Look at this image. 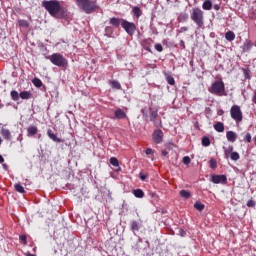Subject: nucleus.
<instances>
[{
	"instance_id": "1",
	"label": "nucleus",
	"mask_w": 256,
	"mask_h": 256,
	"mask_svg": "<svg viewBox=\"0 0 256 256\" xmlns=\"http://www.w3.org/2000/svg\"><path fill=\"white\" fill-rule=\"evenodd\" d=\"M42 6L52 17H57L61 11V3L57 0H45L42 2Z\"/></svg>"
},
{
	"instance_id": "2",
	"label": "nucleus",
	"mask_w": 256,
	"mask_h": 256,
	"mask_svg": "<svg viewBox=\"0 0 256 256\" xmlns=\"http://www.w3.org/2000/svg\"><path fill=\"white\" fill-rule=\"evenodd\" d=\"M203 10L201 8H193L190 14V18L192 19L193 23L197 26V29H203L205 27V17L203 16Z\"/></svg>"
},
{
	"instance_id": "3",
	"label": "nucleus",
	"mask_w": 256,
	"mask_h": 256,
	"mask_svg": "<svg viewBox=\"0 0 256 256\" xmlns=\"http://www.w3.org/2000/svg\"><path fill=\"white\" fill-rule=\"evenodd\" d=\"M76 5L87 15L97 10V2L91 0H76Z\"/></svg>"
},
{
	"instance_id": "4",
	"label": "nucleus",
	"mask_w": 256,
	"mask_h": 256,
	"mask_svg": "<svg viewBox=\"0 0 256 256\" xmlns=\"http://www.w3.org/2000/svg\"><path fill=\"white\" fill-rule=\"evenodd\" d=\"M208 91L209 93H212V95H218V97H223V95H225V83H223V81H216L212 83Z\"/></svg>"
},
{
	"instance_id": "5",
	"label": "nucleus",
	"mask_w": 256,
	"mask_h": 256,
	"mask_svg": "<svg viewBox=\"0 0 256 256\" xmlns=\"http://www.w3.org/2000/svg\"><path fill=\"white\" fill-rule=\"evenodd\" d=\"M47 59H49L53 65H56V67H67L68 65L67 60L60 53H54L48 56Z\"/></svg>"
},
{
	"instance_id": "6",
	"label": "nucleus",
	"mask_w": 256,
	"mask_h": 256,
	"mask_svg": "<svg viewBox=\"0 0 256 256\" xmlns=\"http://www.w3.org/2000/svg\"><path fill=\"white\" fill-rule=\"evenodd\" d=\"M121 27L130 37H133L135 35V31H137V26L135 23L129 22L125 19H121Z\"/></svg>"
},
{
	"instance_id": "7",
	"label": "nucleus",
	"mask_w": 256,
	"mask_h": 256,
	"mask_svg": "<svg viewBox=\"0 0 256 256\" xmlns=\"http://www.w3.org/2000/svg\"><path fill=\"white\" fill-rule=\"evenodd\" d=\"M230 115L236 123H241L243 121V112L239 105H233L230 109Z\"/></svg>"
},
{
	"instance_id": "8",
	"label": "nucleus",
	"mask_w": 256,
	"mask_h": 256,
	"mask_svg": "<svg viewBox=\"0 0 256 256\" xmlns=\"http://www.w3.org/2000/svg\"><path fill=\"white\" fill-rule=\"evenodd\" d=\"M152 139L154 143L159 145L160 143H163V130L157 129L152 134Z\"/></svg>"
},
{
	"instance_id": "9",
	"label": "nucleus",
	"mask_w": 256,
	"mask_h": 256,
	"mask_svg": "<svg viewBox=\"0 0 256 256\" xmlns=\"http://www.w3.org/2000/svg\"><path fill=\"white\" fill-rule=\"evenodd\" d=\"M211 182L218 185L221 183L222 185H225L227 183V176L225 175H212L211 176Z\"/></svg>"
},
{
	"instance_id": "10",
	"label": "nucleus",
	"mask_w": 256,
	"mask_h": 256,
	"mask_svg": "<svg viewBox=\"0 0 256 256\" xmlns=\"http://www.w3.org/2000/svg\"><path fill=\"white\" fill-rule=\"evenodd\" d=\"M126 118H127V114L121 108H117L114 111L113 119H126Z\"/></svg>"
},
{
	"instance_id": "11",
	"label": "nucleus",
	"mask_w": 256,
	"mask_h": 256,
	"mask_svg": "<svg viewBox=\"0 0 256 256\" xmlns=\"http://www.w3.org/2000/svg\"><path fill=\"white\" fill-rule=\"evenodd\" d=\"M0 134L2 135L3 139H6V141H11L12 136H11V131L6 128H2L0 130Z\"/></svg>"
},
{
	"instance_id": "12",
	"label": "nucleus",
	"mask_w": 256,
	"mask_h": 256,
	"mask_svg": "<svg viewBox=\"0 0 256 256\" xmlns=\"http://www.w3.org/2000/svg\"><path fill=\"white\" fill-rule=\"evenodd\" d=\"M226 139L230 142V143H235L237 141V133H235L234 131H228L226 132Z\"/></svg>"
},
{
	"instance_id": "13",
	"label": "nucleus",
	"mask_w": 256,
	"mask_h": 256,
	"mask_svg": "<svg viewBox=\"0 0 256 256\" xmlns=\"http://www.w3.org/2000/svg\"><path fill=\"white\" fill-rule=\"evenodd\" d=\"M251 49H253V42H251V40H246L242 46V51L244 53H249Z\"/></svg>"
},
{
	"instance_id": "14",
	"label": "nucleus",
	"mask_w": 256,
	"mask_h": 256,
	"mask_svg": "<svg viewBox=\"0 0 256 256\" xmlns=\"http://www.w3.org/2000/svg\"><path fill=\"white\" fill-rule=\"evenodd\" d=\"M47 135H48L49 139H51L55 143H61V139L59 137H57V135H55V133H53V130L48 129Z\"/></svg>"
},
{
	"instance_id": "15",
	"label": "nucleus",
	"mask_w": 256,
	"mask_h": 256,
	"mask_svg": "<svg viewBox=\"0 0 256 256\" xmlns=\"http://www.w3.org/2000/svg\"><path fill=\"white\" fill-rule=\"evenodd\" d=\"M130 229L133 231V233H137V231L141 229V223H139L137 220H133L130 223Z\"/></svg>"
},
{
	"instance_id": "16",
	"label": "nucleus",
	"mask_w": 256,
	"mask_h": 256,
	"mask_svg": "<svg viewBox=\"0 0 256 256\" xmlns=\"http://www.w3.org/2000/svg\"><path fill=\"white\" fill-rule=\"evenodd\" d=\"M157 117V109L150 107V121H152V123H155V121H157Z\"/></svg>"
},
{
	"instance_id": "17",
	"label": "nucleus",
	"mask_w": 256,
	"mask_h": 256,
	"mask_svg": "<svg viewBox=\"0 0 256 256\" xmlns=\"http://www.w3.org/2000/svg\"><path fill=\"white\" fill-rule=\"evenodd\" d=\"M28 137H33V135H37L39 133V129L37 126H30L27 129Z\"/></svg>"
},
{
	"instance_id": "18",
	"label": "nucleus",
	"mask_w": 256,
	"mask_h": 256,
	"mask_svg": "<svg viewBox=\"0 0 256 256\" xmlns=\"http://www.w3.org/2000/svg\"><path fill=\"white\" fill-rule=\"evenodd\" d=\"M214 129L218 133H223V131H225V125L223 124V122H217L216 124H214Z\"/></svg>"
},
{
	"instance_id": "19",
	"label": "nucleus",
	"mask_w": 256,
	"mask_h": 256,
	"mask_svg": "<svg viewBox=\"0 0 256 256\" xmlns=\"http://www.w3.org/2000/svg\"><path fill=\"white\" fill-rule=\"evenodd\" d=\"M202 8L204 9V11H211V9H213V3L211 2V0H206L202 4Z\"/></svg>"
},
{
	"instance_id": "20",
	"label": "nucleus",
	"mask_w": 256,
	"mask_h": 256,
	"mask_svg": "<svg viewBox=\"0 0 256 256\" xmlns=\"http://www.w3.org/2000/svg\"><path fill=\"white\" fill-rule=\"evenodd\" d=\"M110 164H112L113 167H117L116 169L117 172L121 171V167L119 166V160L116 157L110 158Z\"/></svg>"
},
{
	"instance_id": "21",
	"label": "nucleus",
	"mask_w": 256,
	"mask_h": 256,
	"mask_svg": "<svg viewBox=\"0 0 256 256\" xmlns=\"http://www.w3.org/2000/svg\"><path fill=\"white\" fill-rule=\"evenodd\" d=\"M224 155L226 159H229L231 153H233V145H229L227 148L223 147Z\"/></svg>"
},
{
	"instance_id": "22",
	"label": "nucleus",
	"mask_w": 256,
	"mask_h": 256,
	"mask_svg": "<svg viewBox=\"0 0 256 256\" xmlns=\"http://www.w3.org/2000/svg\"><path fill=\"white\" fill-rule=\"evenodd\" d=\"M188 19H189V14H187V13H181L178 16V22L179 23H185Z\"/></svg>"
},
{
	"instance_id": "23",
	"label": "nucleus",
	"mask_w": 256,
	"mask_h": 256,
	"mask_svg": "<svg viewBox=\"0 0 256 256\" xmlns=\"http://www.w3.org/2000/svg\"><path fill=\"white\" fill-rule=\"evenodd\" d=\"M225 39L226 41H235V32L233 31L226 32Z\"/></svg>"
},
{
	"instance_id": "24",
	"label": "nucleus",
	"mask_w": 256,
	"mask_h": 256,
	"mask_svg": "<svg viewBox=\"0 0 256 256\" xmlns=\"http://www.w3.org/2000/svg\"><path fill=\"white\" fill-rule=\"evenodd\" d=\"M133 195L136 196L138 199H143L145 193L141 189H136L133 191Z\"/></svg>"
},
{
	"instance_id": "25",
	"label": "nucleus",
	"mask_w": 256,
	"mask_h": 256,
	"mask_svg": "<svg viewBox=\"0 0 256 256\" xmlns=\"http://www.w3.org/2000/svg\"><path fill=\"white\" fill-rule=\"evenodd\" d=\"M110 25H113V27H119L121 25V20L119 18H111Z\"/></svg>"
},
{
	"instance_id": "26",
	"label": "nucleus",
	"mask_w": 256,
	"mask_h": 256,
	"mask_svg": "<svg viewBox=\"0 0 256 256\" xmlns=\"http://www.w3.org/2000/svg\"><path fill=\"white\" fill-rule=\"evenodd\" d=\"M10 96L13 101H19L20 94L16 90H12Z\"/></svg>"
},
{
	"instance_id": "27",
	"label": "nucleus",
	"mask_w": 256,
	"mask_h": 256,
	"mask_svg": "<svg viewBox=\"0 0 256 256\" xmlns=\"http://www.w3.org/2000/svg\"><path fill=\"white\" fill-rule=\"evenodd\" d=\"M132 12L134 13L136 19H139V17H141L142 15L141 8H139L138 6L134 7L132 9Z\"/></svg>"
},
{
	"instance_id": "28",
	"label": "nucleus",
	"mask_w": 256,
	"mask_h": 256,
	"mask_svg": "<svg viewBox=\"0 0 256 256\" xmlns=\"http://www.w3.org/2000/svg\"><path fill=\"white\" fill-rule=\"evenodd\" d=\"M14 189L17 193H25V188L19 183L14 184Z\"/></svg>"
},
{
	"instance_id": "29",
	"label": "nucleus",
	"mask_w": 256,
	"mask_h": 256,
	"mask_svg": "<svg viewBox=\"0 0 256 256\" xmlns=\"http://www.w3.org/2000/svg\"><path fill=\"white\" fill-rule=\"evenodd\" d=\"M20 98L22 99H31V92L23 91L20 93Z\"/></svg>"
},
{
	"instance_id": "30",
	"label": "nucleus",
	"mask_w": 256,
	"mask_h": 256,
	"mask_svg": "<svg viewBox=\"0 0 256 256\" xmlns=\"http://www.w3.org/2000/svg\"><path fill=\"white\" fill-rule=\"evenodd\" d=\"M32 83L35 87H43V82L39 78L33 79Z\"/></svg>"
},
{
	"instance_id": "31",
	"label": "nucleus",
	"mask_w": 256,
	"mask_h": 256,
	"mask_svg": "<svg viewBox=\"0 0 256 256\" xmlns=\"http://www.w3.org/2000/svg\"><path fill=\"white\" fill-rule=\"evenodd\" d=\"M112 89H121V83L116 80L110 82Z\"/></svg>"
},
{
	"instance_id": "32",
	"label": "nucleus",
	"mask_w": 256,
	"mask_h": 256,
	"mask_svg": "<svg viewBox=\"0 0 256 256\" xmlns=\"http://www.w3.org/2000/svg\"><path fill=\"white\" fill-rule=\"evenodd\" d=\"M105 35L106 37H111V35H113V27L107 26L105 28Z\"/></svg>"
},
{
	"instance_id": "33",
	"label": "nucleus",
	"mask_w": 256,
	"mask_h": 256,
	"mask_svg": "<svg viewBox=\"0 0 256 256\" xmlns=\"http://www.w3.org/2000/svg\"><path fill=\"white\" fill-rule=\"evenodd\" d=\"M180 196L183 197V199H189V197H191V193H189L186 190H181L180 191Z\"/></svg>"
},
{
	"instance_id": "34",
	"label": "nucleus",
	"mask_w": 256,
	"mask_h": 256,
	"mask_svg": "<svg viewBox=\"0 0 256 256\" xmlns=\"http://www.w3.org/2000/svg\"><path fill=\"white\" fill-rule=\"evenodd\" d=\"M202 145L204 147H209V145H211V140H209V137H203L202 138Z\"/></svg>"
},
{
	"instance_id": "35",
	"label": "nucleus",
	"mask_w": 256,
	"mask_h": 256,
	"mask_svg": "<svg viewBox=\"0 0 256 256\" xmlns=\"http://www.w3.org/2000/svg\"><path fill=\"white\" fill-rule=\"evenodd\" d=\"M230 159H231L232 161H239V159H240L239 153H237V152H232L231 155H230Z\"/></svg>"
},
{
	"instance_id": "36",
	"label": "nucleus",
	"mask_w": 256,
	"mask_h": 256,
	"mask_svg": "<svg viewBox=\"0 0 256 256\" xmlns=\"http://www.w3.org/2000/svg\"><path fill=\"white\" fill-rule=\"evenodd\" d=\"M194 207H195V209H197V211H203V209H205V205L200 202H196L194 204Z\"/></svg>"
},
{
	"instance_id": "37",
	"label": "nucleus",
	"mask_w": 256,
	"mask_h": 256,
	"mask_svg": "<svg viewBox=\"0 0 256 256\" xmlns=\"http://www.w3.org/2000/svg\"><path fill=\"white\" fill-rule=\"evenodd\" d=\"M18 25L20 27H29V22H27V20H19Z\"/></svg>"
},
{
	"instance_id": "38",
	"label": "nucleus",
	"mask_w": 256,
	"mask_h": 256,
	"mask_svg": "<svg viewBox=\"0 0 256 256\" xmlns=\"http://www.w3.org/2000/svg\"><path fill=\"white\" fill-rule=\"evenodd\" d=\"M167 83L168 85H175V78L173 76H167Z\"/></svg>"
},
{
	"instance_id": "39",
	"label": "nucleus",
	"mask_w": 256,
	"mask_h": 256,
	"mask_svg": "<svg viewBox=\"0 0 256 256\" xmlns=\"http://www.w3.org/2000/svg\"><path fill=\"white\" fill-rule=\"evenodd\" d=\"M211 169H217V161L215 159H211L209 161Z\"/></svg>"
},
{
	"instance_id": "40",
	"label": "nucleus",
	"mask_w": 256,
	"mask_h": 256,
	"mask_svg": "<svg viewBox=\"0 0 256 256\" xmlns=\"http://www.w3.org/2000/svg\"><path fill=\"white\" fill-rule=\"evenodd\" d=\"M154 47H155L156 51H158V53L163 52V45H161V44H155Z\"/></svg>"
},
{
	"instance_id": "41",
	"label": "nucleus",
	"mask_w": 256,
	"mask_h": 256,
	"mask_svg": "<svg viewBox=\"0 0 256 256\" xmlns=\"http://www.w3.org/2000/svg\"><path fill=\"white\" fill-rule=\"evenodd\" d=\"M141 113H142V115H143L145 121H147V119H149V116L147 115V109L143 108V109L141 110Z\"/></svg>"
},
{
	"instance_id": "42",
	"label": "nucleus",
	"mask_w": 256,
	"mask_h": 256,
	"mask_svg": "<svg viewBox=\"0 0 256 256\" xmlns=\"http://www.w3.org/2000/svg\"><path fill=\"white\" fill-rule=\"evenodd\" d=\"M183 163L184 165H189L191 163V158H189V156H185L183 158Z\"/></svg>"
},
{
	"instance_id": "43",
	"label": "nucleus",
	"mask_w": 256,
	"mask_h": 256,
	"mask_svg": "<svg viewBox=\"0 0 256 256\" xmlns=\"http://www.w3.org/2000/svg\"><path fill=\"white\" fill-rule=\"evenodd\" d=\"M244 141H246V143H251V134L247 133L244 137Z\"/></svg>"
},
{
	"instance_id": "44",
	"label": "nucleus",
	"mask_w": 256,
	"mask_h": 256,
	"mask_svg": "<svg viewBox=\"0 0 256 256\" xmlns=\"http://www.w3.org/2000/svg\"><path fill=\"white\" fill-rule=\"evenodd\" d=\"M256 203L254 200H248L247 201V207H255Z\"/></svg>"
},
{
	"instance_id": "45",
	"label": "nucleus",
	"mask_w": 256,
	"mask_h": 256,
	"mask_svg": "<svg viewBox=\"0 0 256 256\" xmlns=\"http://www.w3.org/2000/svg\"><path fill=\"white\" fill-rule=\"evenodd\" d=\"M139 178L141 179V181H145V179H147V175L143 172L139 173Z\"/></svg>"
},
{
	"instance_id": "46",
	"label": "nucleus",
	"mask_w": 256,
	"mask_h": 256,
	"mask_svg": "<svg viewBox=\"0 0 256 256\" xmlns=\"http://www.w3.org/2000/svg\"><path fill=\"white\" fill-rule=\"evenodd\" d=\"M145 153H146V155H153V153H155V151H153V149H151V148H147Z\"/></svg>"
},
{
	"instance_id": "47",
	"label": "nucleus",
	"mask_w": 256,
	"mask_h": 256,
	"mask_svg": "<svg viewBox=\"0 0 256 256\" xmlns=\"http://www.w3.org/2000/svg\"><path fill=\"white\" fill-rule=\"evenodd\" d=\"M185 31H189V28L184 26L179 29V33H185Z\"/></svg>"
},
{
	"instance_id": "48",
	"label": "nucleus",
	"mask_w": 256,
	"mask_h": 256,
	"mask_svg": "<svg viewBox=\"0 0 256 256\" xmlns=\"http://www.w3.org/2000/svg\"><path fill=\"white\" fill-rule=\"evenodd\" d=\"M20 239L23 241V243L27 244V236L22 235L20 236Z\"/></svg>"
},
{
	"instance_id": "49",
	"label": "nucleus",
	"mask_w": 256,
	"mask_h": 256,
	"mask_svg": "<svg viewBox=\"0 0 256 256\" xmlns=\"http://www.w3.org/2000/svg\"><path fill=\"white\" fill-rule=\"evenodd\" d=\"M167 155H169V152H167L166 150H162V156L167 157Z\"/></svg>"
},
{
	"instance_id": "50",
	"label": "nucleus",
	"mask_w": 256,
	"mask_h": 256,
	"mask_svg": "<svg viewBox=\"0 0 256 256\" xmlns=\"http://www.w3.org/2000/svg\"><path fill=\"white\" fill-rule=\"evenodd\" d=\"M252 101H253V103H255V105H256V92L254 93V95H253V97H252Z\"/></svg>"
},
{
	"instance_id": "51",
	"label": "nucleus",
	"mask_w": 256,
	"mask_h": 256,
	"mask_svg": "<svg viewBox=\"0 0 256 256\" xmlns=\"http://www.w3.org/2000/svg\"><path fill=\"white\" fill-rule=\"evenodd\" d=\"M180 45H181V47H183V49H185V42L183 40L180 41Z\"/></svg>"
},
{
	"instance_id": "52",
	"label": "nucleus",
	"mask_w": 256,
	"mask_h": 256,
	"mask_svg": "<svg viewBox=\"0 0 256 256\" xmlns=\"http://www.w3.org/2000/svg\"><path fill=\"white\" fill-rule=\"evenodd\" d=\"M0 163H5V159L0 155Z\"/></svg>"
},
{
	"instance_id": "53",
	"label": "nucleus",
	"mask_w": 256,
	"mask_h": 256,
	"mask_svg": "<svg viewBox=\"0 0 256 256\" xmlns=\"http://www.w3.org/2000/svg\"><path fill=\"white\" fill-rule=\"evenodd\" d=\"M2 167H3V169H4L5 171H7V169H8L7 164H3Z\"/></svg>"
},
{
	"instance_id": "54",
	"label": "nucleus",
	"mask_w": 256,
	"mask_h": 256,
	"mask_svg": "<svg viewBox=\"0 0 256 256\" xmlns=\"http://www.w3.org/2000/svg\"><path fill=\"white\" fill-rule=\"evenodd\" d=\"M245 77L246 79H249V74L247 73V71H245Z\"/></svg>"
},
{
	"instance_id": "55",
	"label": "nucleus",
	"mask_w": 256,
	"mask_h": 256,
	"mask_svg": "<svg viewBox=\"0 0 256 256\" xmlns=\"http://www.w3.org/2000/svg\"><path fill=\"white\" fill-rule=\"evenodd\" d=\"M26 256H35V254L28 253Z\"/></svg>"
},
{
	"instance_id": "56",
	"label": "nucleus",
	"mask_w": 256,
	"mask_h": 256,
	"mask_svg": "<svg viewBox=\"0 0 256 256\" xmlns=\"http://www.w3.org/2000/svg\"><path fill=\"white\" fill-rule=\"evenodd\" d=\"M0 145H1V138H0Z\"/></svg>"
}]
</instances>
